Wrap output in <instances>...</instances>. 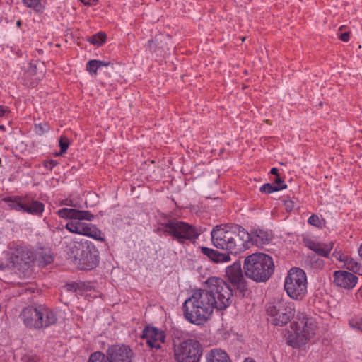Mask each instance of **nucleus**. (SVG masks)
Instances as JSON below:
<instances>
[{
	"mask_svg": "<svg viewBox=\"0 0 362 362\" xmlns=\"http://www.w3.org/2000/svg\"><path fill=\"white\" fill-rule=\"evenodd\" d=\"M284 204L287 211H291L294 208V202L291 200L285 201Z\"/></svg>",
	"mask_w": 362,
	"mask_h": 362,
	"instance_id": "obj_42",
	"label": "nucleus"
},
{
	"mask_svg": "<svg viewBox=\"0 0 362 362\" xmlns=\"http://www.w3.org/2000/svg\"><path fill=\"white\" fill-rule=\"evenodd\" d=\"M274 264L272 259L264 253H254L244 261L246 276L257 282H265L273 274Z\"/></svg>",
	"mask_w": 362,
	"mask_h": 362,
	"instance_id": "obj_3",
	"label": "nucleus"
},
{
	"mask_svg": "<svg viewBox=\"0 0 362 362\" xmlns=\"http://www.w3.org/2000/svg\"><path fill=\"white\" fill-rule=\"evenodd\" d=\"M23 211L31 214H40L44 211V204L37 200L24 197Z\"/></svg>",
	"mask_w": 362,
	"mask_h": 362,
	"instance_id": "obj_19",
	"label": "nucleus"
},
{
	"mask_svg": "<svg viewBox=\"0 0 362 362\" xmlns=\"http://www.w3.org/2000/svg\"><path fill=\"white\" fill-rule=\"evenodd\" d=\"M4 202L7 203L8 207L11 209H14L16 211H23V206L24 204V197H21L18 196L16 197H8L4 198L2 199Z\"/></svg>",
	"mask_w": 362,
	"mask_h": 362,
	"instance_id": "obj_24",
	"label": "nucleus"
},
{
	"mask_svg": "<svg viewBox=\"0 0 362 362\" xmlns=\"http://www.w3.org/2000/svg\"><path fill=\"white\" fill-rule=\"evenodd\" d=\"M202 252L215 263L228 262L230 259L229 254L222 253L214 249L206 247H201Z\"/></svg>",
	"mask_w": 362,
	"mask_h": 362,
	"instance_id": "obj_17",
	"label": "nucleus"
},
{
	"mask_svg": "<svg viewBox=\"0 0 362 362\" xmlns=\"http://www.w3.org/2000/svg\"><path fill=\"white\" fill-rule=\"evenodd\" d=\"M284 288L290 298L301 300L307 292V278L300 268H292L285 280Z\"/></svg>",
	"mask_w": 362,
	"mask_h": 362,
	"instance_id": "obj_7",
	"label": "nucleus"
},
{
	"mask_svg": "<svg viewBox=\"0 0 362 362\" xmlns=\"http://www.w3.org/2000/svg\"><path fill=\"white\" fill-rule=\"evenodd\" d=\"M97 63V60H90L87 64V71L90 74H96L97 70L99 69Z\"/></svg>",
	"mask_w": 362,
	"mask_h": 362,
	"instance_id": "obj_39",
	"label": "nucleus"
},
{
	"mask_svg": "<svg viewBox=\"0 0 362 362\" xmlns=\"http://www.w3.org/2000/svg\"><path fill=\"white\" fill-rule=\"evenodd\" d=\"M267 313L274 325L283 326L287 324L295 315L293 302L288 298L274 300L267 305Z\"/></svg>",
	"mask_w": 362,
	"mask_h": 362,
	"instance_id": "obj_4",
	"label": "nucleus"
},
{
	"mask_svg": "<svg viewBox=\"0 0 362 362\" xmlns=\"http://www.w3.org/2000/svg\"><path fill=\"white\" fill-rule=\"evenodd\" d=\"M141 337L146 339V343L151 348L159 349L165 341V335L163 331L155 327L146 326L143 330Z\"/></svg>",
	"mask_w": 362,
	"mask_h": 362,
	"instance_id": "obj_14",
	"label": "nucleus"
},
{
	"mask_svg": "<svg viewBox=\"0 0 362 362\" xmlns=\"http://www.w3.org/2000/svg\"><path fill=\"white\" fill-rule=\"evenodd\" d=\"M274 183L277 184L279 186H281V185H284L283 184L284 180L281 177H279V176L278 175V176H276V177L274 180Z\"/></svg>",
	"mask_w": 362,
	"mask_h": 362,
	"instance_id": "obj_46",
	"label": "nucleus"
},
{
	"mask_svg": "<svg viewBox=\"0 0 362 362\" xmlns=\"http://www.w3.org/2000/svg\"><path fill=\"white\" fill-rule=\"evenodd\" d=\"M78 288L76 283L67 284L64 286V288L68 291L76 292Z\"/></svg>",
	"mask_w": 362,
	"mask_h": 362,
	"instance_id": "obj_40",
	"label": "nucleus"
},
{
	"mask_svg": "<svg viewBox=\"0 0 362 362\" xmlns=\"http://www.w3.org/2000/svg\"><path fill=\"white\" fill-rule=\"evenodd\" d=\"M270 173L274 175L278 176V169L276 168H272L270 170Z\"/></svg>",
	"mask_w": 362,
	"mask_h": 362,
	"instance_id": "obj_48",
	"label": "nucleus"
},
{
	"mask_svg": "<svg viewBox=\"0 0 362 362\" xmlns=\"http://www.w3.org/2000/svg\"><path fill=\"white\" fill-rule=\"evenodd\" d=\"M57 161L54 160H46L44 162V166L49 170H52L53 167L57 165Z\"/></svg>",
	"mask_w": 362,
	"mask_h": 362,
	"instance_id": "obj_41",
	"label": "nucleus"
},
{
	"mask_svg": "<svg viewBox=\"0 0 362 362\" xmlns=\"http://www.w3.org/2000/svg\"><path fill=\"white\" fill-rule=\"evenodd\" d=\"M94 218L93 215L90 214L88 211H80L76 209V216H74V219L78 220L79 221L81 220H88L91 221Z\"/></svg>",
	"mask_w": 362,
	"mask_h": 362,
	"instance_id": "obj_31",
	"label": "nucleus"
},
{
	"mask_svg": "<svg viewBox=\"0 0 362 362\" xmlns=\"http://www.w3.org/2000/svg\"><path fill=\"white\" fill-rule=\"evenodd\" d=\"M49 129V127L46 122L35 124V132L38 135H42L45 132H47Z\"/></svg>",
	"mask_w": 362,
	"mask_h": 362,
	"instance_id": "obj_37",
	"label": "nucleus"
},
{
	"mask_svg": "<svg viewBox=\"0 0 362 362\" xmlns=\"http://www.w3.org/2000/svg\"><path fill=\"white\" fill-rule=\"evenodd\" d=\"M97 62H98L97 64L98 65L99 68L101 66H107L110 64V62H103V61L97 60Z\"/></svg>",
	"mask_w": 362,
	"mask_h": 362,
	"instance_id": "obj_45",
	"label": "nucleus"
},
{
	"mask_svg": "<svg viewBox=\"0 0 362 362\" xmlns=\"http://www.w3.org/2000/svg\"><path fill=\"white\" fill-rule=\"evenodd\" d=\"M340 260L344 262V266L347 269L352 271L354 273L362 274V266L352 257L344 256L342 258L340 257Z\"/></svg>",
	"mask_w": 362,
	"mask_h": 362,
	"instance_id": "obj_25",
	"label": "nucleus"
},
{
	"mask_svg": "<svg viewBox=\"0 0 362 362\" xmlns=\"http://www.w3.org/2000/svg\"><path fill=\"white\" fill-rule=\"evenodd\" d=\"M26 71L28 74L35 76V80H39L45 74L46 67L44 62L36 60L29 64Z\"/></svg>",
	"mask_w": 362,
	"mask_h": 362,
	"instance_id": "obj_20",
	"label": "nucleus"
},
{
	"mask_svg": "<svg viewBox=\"0 0 362 362\" xmlns=\"http://www.w3.org/2000/svg\"><path fill=\"white\" fill-rule=\"evenodd\" d=\"M152 42H153V40H149V41H148V43H149L150 45H151V43H152Z\"/></svg>",
	"mask_w": 362,
	"mask_h": 362,
	"instance_id": "obj_57",
	"label": "nucleus"
},
{
	"mask_svg": "<svg viewBox=\"0 0 362 362\" xmlns=\"http://www.w3.org/2000/svg\"><path fill=\"white\" fill-rule=\"evenodd\" d=\"M6 111H7L6 107L0 105V117H3Z\"/></svg>",
	"mask_w": 362,
	"mask_h": 362,
	"instance_id": "obj_47",
	"label": "nucleus"
},
{
	"mask_svg": "<svg viewBox=\"0 0 362 362\" xmlns=\"http://www.w3.org/2000/svg\"><path fill=\"white\" fill-rule=\"evenodd\" d=\"M358 255L362 258V244L361 245L359 249H358Z\"/></svg>",
	"mask_w": 362,
	"mask_h": 362,
	"instance_id": "obj_49",
	"label": "nucleus"
},
{
	"mask_svg": "<svg viewBox=\"0 0 362 362\" xmlns=\"http://www.w3.org/2000/svg\"><path fill=\"white\" fill-rule=\"evenodd\" d=\"M76 209L64 208L58 211V214L62 218L74 219L76 216Z\"/></svg>",
	"mask_w": 362,
	"mask_h": 362,
	"instance_id": "obj_30",
	"label": "nucleus"
},
{
	"mask_svg": "<svg viewBox=\"0 0 362 362\" xmlns=\"http://www.w3.org/2000/svg\"><path fill=\"white\" fill-rule=\"evenodd\" d=\"M35 82H32V83H30V86H29V87H30V88H33L35 87Z\"/></svg>",
	"mask_w": 362,
	"mask_h": 362,
	"instance_id": "obj_52",
	"label": "nucleus"
},
{
	"mask_svg": "<svg viewBox=\"0 0 362 362\" xmlns=\"http://www.w3.org/2000/svg\"><path fill=\"white\" fill-rule=\"evenodd\" d=\"M286 188H287L286 185H282L281 186H274L270 183H266L260 187V191L262 192L270 194V193H272L274 192H276V191H279L281 189H285Z\"/></svg>",
	"mask_w": 362,
	"mask_h": 362,
	"instance_id": "obj_26",
	"label": "nucleus"
},
{
	"mask_svg": "<svg viewBox=\"0 0 362 362\" xmlns=\"http://www.w3.org/2000/svg\"><path fill=\"white\" fill-rule=\"evenodd\" d=\"M99 203V196L95 193H89L88 199L86 201V207H93Z\"/></svg>",
	"mask_w": 362,
	"mask_h": 362,
	"instance_id": "obj_34",
	"label": "nucleus"
},
{
	"mask_svg": "<svg viewBox=\"0 0 362 362\" xmlns=\"http://www.w3.org/2000/svg\"><path fill=\"white\" fill-rule=\"evenodd\" d=\"M350 30H346V25H341L339 28L338 37L343 42H348L350 39Z\"/></svg>",
	"mask_w": 362,
	"mask_h": 362,
	"instance_id": "obj_32",
	"label": "nucleus"
},
{
	"mask_svg": "<svg viewBox=\"0 0 362 362\" xmlns=\"http://www.w3.org/2000/svg\"><path fill=\"white\" fill-rule=\"evenodd\" d=\"M244 362H255V361H254L253 359L250 358H247Z\"/></svg>",
	"mask_w": 362,
	"mask_h": 362,
	"instance_id": "obj_50",
	"label": "nucleus"
},
{
	"mask_svg": "<svg viewBox=\"0 0 362 362\" xmlns=\"http://www.w3.org/2000/svg\"><path fill=\"white\" fill-rule=\"evenodd\" d=\"M232 226H216L211 232V240L214 245L220 249L226 250L228 245V240L232 234Z\"/></svg>",
	"mask_w": 362,
	"mask_h": 362,
	"instance_id": "obj_13",
	"label": "nucleus"
},
{
	"mask_svg": "<svg viewBox=\"0 0 362 362\" xmlns=\"http://www.w3.org/2000/svg\"><path fill=\"white\" fill-rule=\"evenodd\" d=\"M206 285V289L195 291L183 304L184 316L192 324L202 325L210 317L214 308L224 310L233 302V291L222 279L210 277Z\"/></svg>",
	"mask_w": 362,
	"mask_h": 362,
	"instance_id": "obj_1",
	"label": "nucleus"
},
{
	"mask_svg": "<svg viewBox=\"0 0 362 362\" xmlns=\"http://www.w3.org/2000/svg\"><path fill=\"white\" fill-rule=\"evenodd\" d=\"M79 234L93 238L101 242L105 241V238L102 236L101 231L95 226L90 223L82 222Z\"/></svg>",
	"mask_w": 362,
	"mask_h": 362,
	"instance_id": "obj_18",
	"label": "nucleus"
},
{
	"mask_svg": "<svg viewBox=\"0 0 362 362\" xmlns=\"http://www.w3.org/2000/svg\"><path fill=\"white\" fill-rule=\"evenodd\" d=\"M206 362H230L227 353L219 349L210 350L206 354Z\"/></svg>",
	"mask_w": 362,
	"mask_h": 362,
	"instance_id": "obj_22",
	"label": "nucleus"
},
{
	"mask_svg": "<svg viewBox=\"0 0 362 362\" xmlns=\"http://www.w3.org/2000/svg\"><path fill=\"white\" fill-rule=\"evenodd\" d=\"M21 316L25 325L35 329L47 327L57 322L56 315L53 311L47 309L41 311L32 306L25 308Z\"/></svg>",
	"mask_w": 362,
	"mask_h": 362,
	"instance_id": "obj_6",
	"label": "nucleus"
},
{
	"mask_svg": "<svg viewBox=\"0 0 362 362\" xmlns=\"http://www.w3.org/2000/svg\"><path fill=\"white\" fill-rule=\"evenodd\" d=\"M16 24H17V26H18V27H19V26L21 25V21H17V23H16Z\"/></svg>",
	"mask_w": 362,
	"mask_h": 362,
	"instance_id": "obj_53",
	"label": "nucleus"
},
{
	"mask_svg": "<svg viewBox=\"0 0 362 362\" xmlns=\"http://www.w3.org/2000/svg\"><path fill=\"white\" fill-rule=\"evenodd\" d=\"M250 234L239 225L232 226V234L228 240L226 250L237 255L245 251L250 247Z\"/></svg>",
	"mask_w": 362,
	"mask_h": 362,
	"instance_id": "obj_10",
	"label": "nucleus"
},
{
	"mask_svg": "<svg viewBox=\"0 0 362 362\" xmlns=\"http://www.w3.org/2000/svg\"><path fill=\"white\" fill-rule=\"evenodd\" d=\"M40 263H44L45 265H47L50 263H52L54 260L53 259V257L50 255V254H48V253H46V252H42L40 255Z\"/></svg>",
	"mask_w": 362,
	"mask_h": 362,
	"instance_id": "obj_38",
	"label": "nucleus"
},
{
	"mask_svg": "<svg viewBox=\"0 0 362 362\" xmlns=\"http://www.w3.org/2000/svg\"><path fill=\"white\" fill-rule=\"evenodd\" d=\"M82 222L76 221V222H69L66 224V228L71 233H74L76 234L80 233L81 227Z\"/></svg>",
	"mask_w": 362,
	"mask_h": 362,
	"instance_id": "obj_33",
	"label": "nucleus"
},
{
	"mask_svg": "<svg viewBox=\"0 0 362 362\" xmlns=\"http://www.w3.org/2000/svg\"><path fill=\"white\" fill-rule=\"evenodd\" d=\"M360 294H361V296H362V288H361V289H360Z\"/></svg>",
	"mask_w": 362,
	"mask_h": 362,
	"instance_id": "obj_55",
	"label": "nucleus"
},
{
	"mask_svg": "<svg viewBox=\"0 0 362 362\" xmlns=\"http://www.w3.org/2000/svg\"><path fill=\"white\" fill-rule=\"evenodd\" d=\"M61 205H66V206H74V207L76 206V205L73 203V201L71 199L63 200L61 202Z\"/></svg>",
	"mask_w": 362,
	"mask_h": 362,
	"instance_id": "obj_43",
	"label": "nucleus"
},
{
	"mask_svg": "<svg viewBox=\"0 0 362 362\" xmlns=\"http://www.w3.org/2000/svg\"><path fill=\"white\" fill-rule=\"evenodd\" d=\"M82 3H83L85 5H95L98 0H81Z\"/></svg>",
	"mask_w": 362,
	"mask_h": 362,
	"instance_id": "obj_44",
	"label": "nucleus"
},
{
	"mask_svg": "<svg viewBox=\"0 0 362 362\" xmlns=\"http://www.w3.org/2000/svg\"><path fill=\"white\" fill-rule=\"evenodd\" d=\"M271 241V237L267 232L262 230H257L255 235L250 236V245H256L257 246H262L269 244Z\"/></svg>",
	"mask_w": 362,
	"mask_h": 362,
	"instance_id": "obj_23",
	"label": "nucleus"
},
{
	"mask_svg": "<svg viewBox=\"0 0 362 362\" xmlns=\"http://www.w3.org/2000/svg\"><path fill=\"white\" fill-rule=\"evenodd\" d=\"M294 323L296 329L289 336L288 343L293 347L298 348L305 344L315 334L316 324L313 318L308 317L304 314L298 316Z\"/></svg>",
	"mask_w": 362,
	"mask_h": 362,
	"instance_id": "obj_5",
	"label": "nucleus"
},
{
	"mask_svg": "<svg viewBox=\"0 0 362 362\" xmlns=\"http://www.w3.org/2000/svg\"><path fill=\"white\" fill-rule=\"evenodd\" d=\"M23 4L28 8L34 9L37 12L42 10V6L40 0H22Z\"/></svg>",
	"mask_w": 362,
	"mask_h": 362,
	"instance_id": "obj_28",
	"label": "nucleus"
},
{
	"mask_svg": "<svg viewBox=\"0 0 362 362\" xmlns=\"http://www.w3.org/2000/svg\"><path fill=\"white\" fill-rule=\"evenodd\" d=\"M226 273L228 280L238 291L240 296L244 297L247 288V282L241 269L240 262L236 261L232 265L228 267L226 269Z\"/></svg>",
	"mask_w": 362,
	"mask_h": 362,
	"instance_id": "obj_12",
	"label": "nucleus"
},
{
	"mask_svg": "<svg viewBox=\"0 0 362 362\" xmlns=\"http://www.w3.org/2000/svg\"><path fill=\"white\" fill-rule=\"evenodd\" d=\"M358 280V277L346 271H336L334 273V283L336 286L346 289L353 288Z\"/></svg>",
	"mask_w": 362,
	"mask_h": 362,
	"instance_id": "obj_15",
	"label": "nucleus"
},
{
	"mask_svg": "<svg viewBox=\"0 0 362 362\" xmlns=\"http://www.w3.org/2000/svg\"><path fill=\"white\" fill-rule=\"evenodd\" d=\"M59 146H60V151L59 153H56V156H61L63 153H64L67 151V149L69 146V144H70L69 139L65 136H62L59 138Z\"/></svg>",
	"mask_w": 362,
	"mask_h": 362,
	"instance_id": "obj_29",
	"label": "nucleus"
},
{
	"mask_svg": "<svg viewBox=\"0 0 362 362\" xmlns=\"http://www.w3.org/2000/svg\"><path fill=\"white\" fill-rule=\"evenodd\" d=\"M12 262L17 264H28L33 259V253L26 247L17 245L11 257Z\"/></svg>",
	"mask_w": 362,
	"mask_h": 362,
	"instance_id": "obj_16",
	"label": "nucleus"
},
{
	"mask_svg": "<svg viewBox=\"0 0 362 362\" xmlns=\"http://www.w3.org/2000/svg\"><path fill=\"white\" fill-rule=\"evenodd\" d=\"M308 222L309 223V224H310L312 226H316L318 228H322L325 226V221L324 220H320L318 216H317L315 214H313L308 218Z\"/></svg>",
	"mask_w": 362,
	"mask_h": 362,
	"instance_id": "obj_35",
	"label": "nucleus"
},
{
	"mask_svg": "<svg viewBox=\"0 0 362 362\" xmlns=\"http://www.w3.org/2000/svg\"><path fill=\"white\" fill-rule=\"evenodd\" d=\"M245 37H242V39H241L242 42H244V41H245Z\"/></svg>",
	"mask_w": 362,
	"mask_h": 362,
	"instance_id": "obj_54",
	"label": "nucleus"
},
{
	"mask_svg": "<svg viewBox=\"0 0 362 362\" xmlns=\"http://www.w3.org/2000/svg\"><path fill=\"white\" fill-rule=\"evenodd\" d=\"M165 228L166 232L173 235L180 243L185 240H194L199 235L194 226L180 221H171L166 223Z\"/></svg>",
	"mask_w": 362,
	"mask_h": 362,
	"instance_id": "obj_11",
	"label": "nucleus"
},
{
	"mask_svg": "<svg viewBox=\"0 0 362 362\" xmlns=\"http://www.w3.org/2000/svg\"><path fill=\"white\" fill-rule=\"evenodd\" d=\"M105 33L99 32L90 37V38L88 40V42L94 45L100 46L105 42Z\"/></svg>",
	"mask_w": 362,
	"mask_h": 362,
	"instance_id": "obj_27",
	"label": "nucleus"
},
{
	"mask_svg": "<svg viewBox=\"0 0 362 362\" xmlns=\"http://www.w3.org/2000/svg\"><path fill=\"white\" fill-rule=\"evenodd\" d=\"M307 246L312 250L313 251L315 252L317 254L328 257L330 253V251L332 250L333 247V243H329L327 244L325 243H316L314 241L309 240L307 243Z\"/></svg>",
	"mask_w": 362,
	"mask_h": 362,
	"instance_id": "obj_21",
	"label": "nucleus"
},
{
	"mask_svg": "<svg viewBox=\"0 0 362 362\" xmlns=\"http://www.w3.org/2000/svg\"><path fill=\"white\" fill-rule=\"evenodd\" d=\"M68 247L67 253L79 270H92L99 264V252L92 243L73 242Z\"/></svg>",
	"mask_w": 362,
	"mask_h": 362,
	"instance_id": "obj_2",
	"label": "nucleus"
},
{
	"mask_svg": "<svg viewBox=\"0 0 362 362\" xmlns=\"http://www.w3.org/2000/svg\"><path fill=\"white\" fill-rule=\"evenodd\" d=\"M202 353V346L194 339L185 340L175 348V358L177 362H199Z\"/></svg>",
	"mask_w": 362,
	"mask_h": 362,
	"instance_id": "obj_9",
	"label": "nucleus"
},
{
	"mask_svg": "<svg viewBox=\"0 0 362 362\" xmlns=\"http://www.w3.org/2000/svg\"><path fill=\"white\" fill-rule=\"evenodd\" d=\"M264 122L269 125L272 124V122L269 119H264Z\"/></svg>",
	"mask_w": 362,
	"mask_h": 362,
	"instance_id": "obj_51",
	"label": "nucleus"
},
{
	"mask_svg": "<svg viewBox=\"0 0 362 362\" xmlns=\"http://www.w3.org/2000/svg\"><path fill=\"white\" fill-rule=\"evenodd\" d=\"M0 128L4 129V127L3 125L0 126Z\"/></svg>",
	"mask_w": 362,
	"mask_h": 362,
	"instance_id": "obj_56",
	"label": "nucleus"
},
{
	"mask_svg": "<svg viewBox=\"0 0 362 362\" xmlns=\"http://www.w3.org/2000/svg\"><path fill=\"white\" fill-rule=\"evenodd\" d=\"M351 327L362 332V317H356L349 320Z\"/></svg>",
	"mask_w": 362,
	"mask_h": 362,
	"instance_id": "obj_36",
	"label": "nucleus"
},
{
	"mask_svg": "<svg viewBox=\"0 0 362 362\" xmlns=\"http://www.w3.org/2000/svg\"><path fill=\"white\" fill-rule=\"evenodd\" d=\"M133 352L125 345L111 346L107 349V356L101 352L93 353L88 362H132Z\"/></svg>",
	"mask_w": 362,
	"mask_h": 362,
	"instance_id": "obj_8",
	"label": "nucleus"
}]
</instances>
